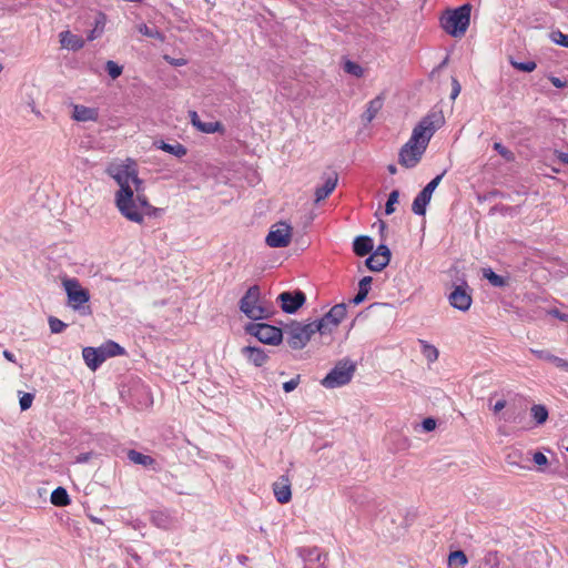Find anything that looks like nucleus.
<instances>
[{
	"label": "nucleus",
	"instance_id": "nucleus-22",
	"mask_svg": "<svg viewBox=\"0 0 568 568\" xmlns=\"http://www.w3.org/2000/svg\"><path fill=\"white\" fill-rule=\"evenodd\" d=\"M432 193H429L427 190L423 187V190L415 196L413 204H412V211L414 214L423 216L426 214L427 205L429 204L432 200Z\"/></svg>",
	"mask_w": 568,
	"mask_h": 568
},
{
	"label": "nucleus",
	"instance_id": "nucleus-11",
	"mask_svg": "<svg viewBox=\"0 0 568 568\" xmlns=\"http://www.w3.org/2000/svg\"><path fill=\"white\" fill-rule=\"evenodd\" d=\"M282 311L286 314H295L306 302V295L301 290L284 291L277 296Z\"/></svg>",
	"mask_w": 568,
	"mask_h": 568
},
{
	"label": "nucleus",
	"instance_id": "nucleus-6",
	"mask_svg": "<svg viewBox=\"0 0 568 568\" xmlns=\"http://www.w3.org/2000/svg\"><path fill=\"white\" fill-rule=\"evenodd\" d=\"M355 371L356 364L353 361L348 358L341 359L321 381V385L327 389L345 386L352 381Z\"/></svg>",
	"mask_w": 568,
	"mask_h": 568
},
{
	"label": "nucleus",
	"instance_id": "nucleus-10",
	"mask_svg": "<svg viewBox=\"0 0 568 568\" xmlns=\"http://www.w3.org/2000/svg\"><path fill=\"white\" fill-rule=\"evenodd\" d=\"M131 186L133 189V196H134V210L140 211L143 213V216H150V217H156L160 213V209L151 205L148 201V197L145 196L144 192V183L143 181L138 176H133Z\"/></svg>",
	"mask_w": 568,
	"mask_h": 568
},
{
	"label": "nucleus",
	"instance_id": "nucleus-36",
	"mask_svg": "<svg viewBox=\"0 0 568 568\" xmlns=\"http://www.w3.org/2000/svg\"><path fill=\"white\" fill-rule=\"evenodd\" d=\"M104 24H105V16L103 13H100L99 17L95 19V26L89 32L87 40L93 41L94 39L99 38L103 33Z\"/></svg>",
	"mask_w": 568,
	"mask_h": 568
},
{
	"label": "nucleus",
	"instance_id": "nucleus-28",
	"mask_svg": "<svg viewBox=\"0 0 568 568\" xmlns=\"http://www.w3.org/2000/svg\"><path fill=\"white\" fill-rule=\"evenodd\" d=\"M50 501L57 507H64L71 503V499L65 488L57 487L51 493Z\"/></svg>",
	"mask_w": 568,
	"mask_h": 568
},
{
	"label": "nucleus",
	"instance_id": "nucleus-62",
	"mask_svg": "<svg viewBox=\"0 0 568 568\" xmlns=\"http://www.w3.org/2000/svg\"><path fill=\"white\" fill-rule=\"evenodd\" d=\"M140 31L148 37H153V33L146 26H144L143 29H140Z\"/></svg>",
	"mask_w": 568,
	"mask_h": 568
},
{
	"label": "nucleus",
	"instance_id": "nucleus-39",
	"mask_svg": "<svg viewBox=\"0 0 568 568\" xmlns=\"http://www.w3.org/2000/svg\"><path fill=\"white\" fill-rule=\"evenodd\" d=\"M493 149L507 162L515 161V154L507 149L501 142H495Z\"/></svg>",
	"mask_w": 568,
	"mask_h": 568
},
{
	"label": "nucleus",
	"instance_id": "nucleus-58",
	"mask_svg": "<svg viewBox=\"0 0 568 568\" xmlns=\"http://www.w3.org/2000/svg\"><path fill=\"white\" fill-rule=\"evenodd\" d=\"M3 356H4V358H7L9 362L16 363V356H14V354H13V353H11L10 351L4 349V351H3Z\"/></svg>",
	"mask_w": 568,
	"mask_h": 568
},
{
	"label": "nucleus",
	"instance_id": "nucleus-34",
	"mask_svg": "<svg viewBox=\"0 0 568 568\" xmlns=\"http://www.w3.org/2000/svg\"><path fill=\"white\" fill-rule=\"evenodd\" d=\"M365 264L371 271L379 272L384 270L389 263L387 262V260H383L382 257H377L376 255L371 254L366 258Z\"/></svg>",
	"mask_w": 568,
	"mask_h": 568
},
{
	"label": "nucleus",
	"instance_id": "nucleus-24",
	"mask_svg": "<svg viewBox=\"0 0 568 568\" xmlns=\"http://www.w3.org/2000/svg\"><path fill=\"white\" fill-rule=\"evenodd\" d=\"M126 456L128 459L133 464L141 465L145 468H155L156 460L150 455L142 454L135 449H130L128 450Z\"/></svg>",
	"mask_w": 568,
	"mask_h": 568
},
{
	"label": "nucleus",
	"instance_id": "nucleus-40",
	"mask_svg": "<svg viewBox=\"0 0 568 568\" xmlns=\"http://www.w3.org/2000/svg\"><path fill=\"white\" fill-rule=\"evenodd\" d=\"M398 199H399V191L398 190H393L389 194H388V199H387V202L385 204V214L386 215H390L395 212V204L398 203Z\"/></svg>",
	"mask_w": 568,
	"mask_h": 568
},
{
	"label": "nucleus",
	"instance_id": "nucleus-51",
	"mask_svg": "<svg viewBox=\"0 0 568 568\" xmlns=\"http://www.w3.org/2000/svg\"><path fill=\"white\" fill-rule=\"evenodd\" d=\"M462 91V85L457 78L452 77V92H450V100H455Z\"/></svg>",
	"mask_w": 568,
	"mask_h": 568
},
{
	"label": "nucleus",
	"instance_id": "nucleus-33",
	"mask_svg": "<svg viewBox=\"0 0 568 568\" xmlns=\"http://www.w3.org/2000/svg\"><path fill=\"white\" fill-rule=\"evenodd\" d=\"M468 564L467 556L463 550L452 551L448 556V567L454 568L460 567L464 568Z\"/></svg>",
	"mask_w": 568,
	"mask_h": 568
},
{
	"label": "nucleus",
	"instance_id": "nucleus-54",
	"mask_svg": "<svg viewBox=\"0 0 568 568\" xmlns=\"http://www.w3.org/2000/svg\"><path fill=\"white\" fill-rule=\"evenodd\" d=\"M549 314L561 322H568V314L560 312L558 308H552Z\"/></svg>",
	"mask_w": 568,
	"mask_h": 568
},
{
	"label": "nucleus",
	"instance_id": "nucleus-55",
	"mask_svg": "<svg viewBox=\"0 0 568 568\" xmlns=\"http://www.w3.org/2000/svg\"><path fill=\"white\" fill-rule=\"evenodd\" d=\"M507 406H508V403L505 399H499L493 406V412L495 414L500 413L503 409H506Z\"/></svg>",
	"mask_w": 568,
	"mask_h": 568
},
{
	"label": "nucleus",
	"instance_id": "nucleus-3",
	"mask_svg": "<svg viewBox=\"0 0 568 568\" xmlns=\"http://www.w3.org/2000/svg\"><path fill=\"white\" fill-rule=\"evenodd\" d=\"M470 13V3H464L454 9H446L439 18L440 27L450 37L462 38L469 27Z\"/></svg>",
	"mask_w": 568,
	"mask_h": 568
},
{
	"label": "nucleus",
	"instance_id": "nucleus-59",
	"mask_svg": "<svg viewBox=\"0 0 568 568\" xmlns=\"http://www.w3.org/2000/svg\"><path fill=\"white\" fill-rule=\"evenodd\" d=\"M190 116H191V122L193 124V126H195V123L197 122H202L199 114L195 112V111H191L190 112Z\"/></svg>",
	"mask_w": 568,
	"mask_h": 568
},
{
	"label": "nucleus",
	"instance_id": "nucleus-45",
	"mask_svg": "<svg viewBox=\"0 0 568 568\" xmlns=\"http://www.w3.org/2000/svg\"><path fill=\"white\" fill-rule=\"evenodd\" d=\"M372 254L376 255L377 257H382L383 260H387L388 263L392 256L389 247L383 243L379 244Z\"/></svg>",
	"mask_w": 568,
	"mask_h": 568
},
{
	"label": "nucleus",
	"instance_id": "nucleus-23",
	"mask_svg": "<svg viewBox=\"0 0 568 568\" xmlns=\"http://www.w3.org/2000/svg\"><path fill=\"white\" fill-rule=\"evenodd\" d=\"M374 242L371 236L358 235L353 241V252L357 256H365L373 251Z\"/></svg>",
	"mask_w": 568,
	"mask_h": 568
},
{
	"label": "nucleus",
	"instance_id": "nucleus-38",
	"mask_svg": "<svg viewBox=\"0 0 568 568\" xmlns=\"http://www.w3.org/2000/svg\"><path fill=\"white\" fill-rule=\"evenodd\" d=\"M343 70L356 78H362L364 75V69L356 62L346 60L343 64Z\"/></svg>",
	"mask_w": 568,
	"mask_h": 568
},
{
	"label": "nucleus",
	"instance_id": "nucleus-29",
	"mask_svg": "<svg viewBox=\"0 0 568 568\" xmlns=\"http://www.w3.org/2000/svg\"><path fill=\"white\" fill-rule=\"evenodd\" d=\"M159 149L166 153H170L176 158H182V156L186 155V153H187V149L180 142H175L174 144H171V143L161 141Z\"/></svg>",
	"mask_w": 568,
	"mask_h": 568
},
{
	"label": "nucleus",
	"instance_id": "nucleus-46",
	"mask_svg": "<svg viewBox=\"0 0 568 568\" xmlns=\"http://www.w3.org/2000/svg\"><path fill=\"white\" fill-rule=\"evenodd\" d=\"M446 170H444L440 174H437L434 179H432L424 189L427 190L429 193H434V191L437 189L439 183L442 182L444 175L446 174Z\"/></svg>",
	"mask_w": 568,
	"mask_h": 568
},
{
	"label": "nucleus",
	"instance_id": "nucleus-49",
	"mask_svg": "<svg viewBox=\"0 0 568 568\" xmlns=\"http://www.w3.org/2000/svg\"><path fill=\"white\" fill-rule=\"evenodd\" d=\"M300 381H301V376L296 375L294 378L283 383V390L285 393L293 392L298 386Z\"/></svg>",
	"mask_w": 568,
	"mask_h": 568
},
{
	"label": "nucleus",
	"instance_id": "nucleus-4",
	"mask_svg": "<svg viewBox=\"0 0 568 568\" xmlns=\"http://www.w3.org/2000/svg\"><path fill=\"white\" fill-rule=\"evenodd\" d=\"M62 285L68 297V306L81 316L92 315L89 290L83 287L75 277H64Z\"/></svg>",
	"mask_w": 568,
	"mask_h": 568
},
{
	"label": "nucleus",
	"instance_id": "nucleus-9",
	"mask_svg": "<svg viewBox=\"0 0 568 568\" xmlns=\"http://www.w3.org/2000/svg\"><path fill=\"white\" fill-rule=\"evenodd\" d=\"M347 313L346 304L339 303L334 305L323 317L314 321L316 329L321 335L332 333L339 323L345 318Z\"/></svg>",
	"mask_w": 568,
	"mask_h": 568
},
{
	"label": "nucleus",
	"instance_id": "nucleus-43",
	"mask_svg": "<svg viewBox=\"0 0 568 568\" xmlns=\"http://www.w3.org/2000/svg\"><path fill=\"white\" fill-rule=\"evenodd\" d=\"M105 71L111 77V79L114 80V79H118L122 74L123 68H122V65L118 64L116 62L109 60L105 63Z\"/></svg>",
	"mask_w": 568,
	"mask_h": 568
},
{
	"label": "nucleus",
	"instance_id": "nucleus-5",
	"mask_svg": "<svg viewBox=\"0 0 568 568\" xmlns=\"http://www.w3.org/2000/svg\"><path fill=\"white\" fill-rule=\"evenodd\" d=\"M240 311L252 321L268 320L272 312L264 306L261 300V288L258 285H252L239 302Z\"/></svg>",
	"mask_w": 568,
	"mask_h": 568
},
{
	"label": "nucleus",
	"instance_id": "nucleus-7",
	"mask_svg": "<svg viewBox=\"0 0 568 568\" xmlns=\"http://www.w3.org/2000/svg\"><path fill=\"white\" fill-rule=\"evenodd\" d=\"M315 326V322L302 324L297 321H291L284 328L288 346L295 351L304 348L312 336L318 332Z\"/></svg>",
	"mask_w": 568,
	"mask_h": 568
},
{
	"label": "nucleus",
	"instance_id": "nucleus-60",
	"mask_svg": "<svg viewBox=\"0 0 568 568\" xmlns=\"http://www.w3.org/2000/svg\"><path fill=\"white\" fill-rule=\"evenodd\" d=\"M170 63L175 67H182L186 64V60L184 59H171Z\"/></svg>",
	"mask_w": 568,
	"mask_h": 568
},
{
	"label": "nucleus",
	"instance_id": "nucleus-1",
	"mask_svg": "<svg viewBox=\"0 0 568 568\" xmlns=\"http://www.w3.org/2000/svg\"><path fill=\"white\" fill-rule=\"evenodd\" d=\"M445 123L440 111L425 115L413 129L409 140L400 148L398 163L406 168H415L422 160L435 132Z\"/></svg>",
	"mask_w": 568,
	"mask_h": 568
},
{
	"label": "nucleus",
	"instance_id": "nucleus-20",
	"mask_svg": "<svg viewBox=\"0 0 568 568\" xmlns=\"http://www.w3.org/2000/svg\"><path fill=\"white\" fill-rule=\"evenodd\" d=\"M72 118L78 122L97 121L99 118V111L95 108L74 104Z\"/></svg>",
	"mask_w": 568,
	"mask_h": 568
},
{
	"label": "nucleus",
	"instance_id": "nucleus-64",
	"mask_svg": "<svg viewBox=\"0 0 568 568\" xmlns=\"http://www.w3.org/2000/svg\"><path fill=\"white\" fill-rule=\"evenodd\" d=\"M386 229V224L384 221H379V230L383 232Z\"/></svg>",
	"mask_w": 568,
	"mask_h": 568
},
{
	"label": "nucleus",
	"instance_id": "nucleus-14",
	"mask_svg": "<svg viewBox=\"0 0 568 568\" xmlns=\"http://www.w3.org/2000/svg\"><path fill=\"white\" fill-rule=\"evenodd\" d=\"M292 227L287 223H281L276 230H271L265 239L266 244L273 248H282L290 244Z\"/></svg>",
	"mask_w": 568,
	"mask_h": 568
},
{
	"label": "nucleus",
	"instance_id": "nucleus-47",
	"mask_svg": "<svg viewBox=\"0 0 568 568\" xmlns=\"http://www.w3.org/2000/svg\"><path fill=\"white\" fill-rule=\"evenodd\" d=\"M34 395L31 393H23L22 396L19 399L20 409L27 410L31 407L33 402Z\"/></svg>",
	"mask_w": 568,
	"mask_h": 568
},
{
	"label": "nucleus",
	"instance_id": "nucleus-37",
	"mask_svg": "<svg viewBox=\"0 0 568 568\" xmlns=\"http://www.w3.org/2000/svg\"><path fill=\"white\" fill-rule=\"evenodd\" d=\"M419 342L422 345V354L425 356V358L430 363L437 361L439 355L438 349L434 345L428 344L426 341Z\"/></svg>",
	"mask_w": 568,
	"mask_h": 568
},
{
	"label": "nucleus",
	"instance_id": "nucleus-17",
	"mask_svg": "<svg viewBox=\"0 0 568 568\" xmlns=\"http://www.w3.org/2000/svg\"><path fill=\"white\" fill-rule=\"evenodd\" d=\"M273 493L280 504H287L292 499L291 481L287 475H282L273 483Z\"/></svg>",
	"mask_w": 568,
	"mask_h": 568
},
{
	"label": "nucleus",
	"instance_id": "nucleus-15",
	"mask_svg": "<svg viewBox=\"0 0 568 568\" xmlns=\"http://www.w3.org/2000/svg\"><path fill=\"white\" fill-rule=\"evenodd\" d=\"M527 405L521 400L508 403L507 408L500 415V419L509 424H523L526 419Z\"/></svg>",
	"mask_w": 568,
	"mask_h": 568
},
{
	"label": "nucleus",
	"instance_id": "nucleus-2",
	"mask_svg": "<svg viewBox=\"0 0 568 568\" xmlns=\"http://www.w3.org/2000/svg\"><path fill=\"white\" fill-rule=\"evenodd\" d=\"M136 170L131 166H118L111 174L116 181L120 189L115 193V205L119 212L129 221L142 224L143 213L134 210L133 189L131 186L133 176L136 175Z\"/></svg>",
	"mask_w": 568,
	"mask_h": 568
},
{
	"label": "nucleus",
	"instance_id": "nucleus-25",
	"mask_svg": "<svg viewBox=\"0 0 568 568\" xmlns=\"http://www.w3.org/2000/svg\"><path fill=\"white\" fill-rule=\"evenodd\" d=\"M383 104L384 99L381 95H377L376 98L371 100L367 103L365 112L362 114V120L366 123H371L383 108Z\"/></svg>",
	"mask_w": 568,
	"mask_h": 568
},
{
	"label": "nucleus",
	"instance_id": "nucleus-12",
	"mask_svg": "<svg viewBox=\"0 0 568 568\" xmlns=\"http://www.w3.org/2000/svg\"><path fill=\"white\" fill-rule=\"evenodd\" d=\"M297 554L303 560V568H326L327 555L318 547H301Z\"/></svg>",
	"mask_w": 568,
	"mask_h": 568
},
{
	"label": "nucleus",
	"instance_id": "nucleus-32",
	"mask_svg": "<svg viewBox=\"0 0 568 568\" xmlns=\"http://www.w3.org/2000/svg\"><path fill=\"white\" fill-rule=\"evenodd\" d=\"M483 275L495 287H504L507 285V278L495 273L490 267L484 268Z\"/></svg>",
	"mask_w": 568,
	"mask_h": 568
},
{
	"label": "nucleus",
	"instance_id": "nucleus-19",
	"mask_svg": "<svg viewBox=\"0 0 568 568\" xmlns=\"http://www.w3.org/2000/svg\"><path fill=\"white\" fill-rule=\"evenodd\" d=\"M243 356L256 367H262L268 359L267 352L257 346H245L242 348Z\"/></svg>",
	"mask_w": 568,
	"mask_h": 568
},
{
	"label": "nucleus",
	"instance_id": "nucleus-53",
	"mask_svg": "<svg viewBox=\"0 0 568 568\" xmlns=\"http://www.w3.org/2000/svg\"><path fill=\"white\" fill-rule=\"evenodd\" d=\"M532 460L538 466H546L548 464V458L541 452L534 453Z\"/></svg>",
	"mask_w": 568,
	"mask_h": 568
},
{
	"label": "nucleus",
	"instance_id": "nucleus-42",
	"mask_svg": "<svg viewBox=\"0 0 568 568\" xmlns=\"http://www.w3.org/2000/svg\"><path fill=\"white\" fill-rule=\"evenodd\" d=\"M48 323H49L50 332L52 334L62 333L67 328V324L54 316H50L48 318Z\"/></svg>",
	"mask_w": 568,
	"mask_h": 568
},
{
	"label": "nucleus",
	"instance_id": "nucleus-18",
	"mask_svg": "<svg viewBox=\"0 0 568 568\" xmlns=\"http://www.w3.org/2000/svg\"><path fill=\"white\" fill-rule=\"evenodd\" d=\"M83 359L89 368L95 371L99 368L103 362H105V355L100 347H84L82 351Z\"/></svg>",
	"mask_w": 568,
	"mask_h": 568
},
{
	"label": "nucleus",
	"instance_id": "nucleus-21",
	"mask_svg": "<svg viewBox=\"0 0 568 568\" xmlns=\"http://www.w3.org/2000/svg\"><path fill=\"white\" fill-rule=\"evenodd\" d=\"M59 37L61 45L71 51H78L85 44L81 37L73 34L70 31H63L59 34Z\"/></svg>",
	"mask_w": 568,
	"mask_h": 568
},
{
	"label": "nucleus",
	"instance_id": "nucleus-63",
	"mask_svg": "<svg viewBox=\"0 0 568 568\" xmlns=\"http://www.w3.org/2000/svg\"><path fill=\"white\" fill-rule=\"evenodd\" d=\"M387 171H388L390 174H396V173H397V168H396V165H394V164H389V165L387 166Z\"/></svg>",
	"mask_w": 568,
	"mask_h": 568
},
{
	"label": "nucleus",
	"instance_id": "nucleus-44",
	"mask_svg": "<svg viewBox=\"0 0 568 568\" xmlns=\"http://www.w3.org/2000/svg\"><path fill=\"white\" fill-rule=\"evenodd\" d=\"M511 65L519 70V71H523V72H532L536 68H537V64L535 61H524V62H516V61H511Z\"/></svg>",
	"mask_w": 568,
	"mask_h": 568
},
{
	"label": "nucleus",
	"instance_id": "nucleus-50",
	"mask_svg": "<svg viewBox=\"0 0 568 568\" xmlns=\"http://www.w3.org/2000/svg\"><path fill=\"white\" fill-rule=\"evenodd\" d=\"M422 428L424 432L429 433L436 428V419L433 417H426L422 422Z\"/></svg>",
	"mask_w": 568,
	"mask_h": 568
},
{
	"label": "nucleus",
	"instance_id": "nucleus-35",
	"mask_svg": "<svg viewBox=\"0 0 568 568\" xmlns=\"http://www.w3.org/2000/svg\"><path fill=\"white\" fill-rule=\"evenodd\" d=\"M530 412L537 425L544 424L548 418V409L544 405L535 404L532 405Z\"/></svg>",
	"mask_w": 568,
	"mask_h": 568
},
{
	"label": "nucleus",
	"instance_id": "nucleus-26",
	"mask_svg": "<svg viewBox=\"0 0 568 568\" xmlns=\"http://www.w3.org/2000/svg\"><path fill=\"white\" fill-rule=\"evenodd\" d=\"M372 281L373 278L371 276H364L361 278L358 283V291L356 295L349 301L352 304L358 305L366 300L371 291Z\"/></svg>",
	"mask_w": 568,
	"mask_h": 568
},
{
	"label": "nucleus",
	"instance_id": "nucleus-52",
	"mask_svg": "<svg viewBox=\"0 0 568 568\" xmlns=\"http://www.w3.org/2000/svg\"><path fill=\"white\" fill-rule=\"evenodd\" d=\"M551 363L556 367H558V368H560V369H562L565 372H568V359L561 358V357H558V356L554 355Z\"/></svg>",
	"mask_w": 568,
	"mask_h": 568
},
{
	"label": "nucleus",
	"instance_id": "nucleus-13",
	"mask_svg": "<svg viewBox=\"0 0 568 568\" xmlns=\"http://www.w3.org/2000/svg\"><path fill=\"white\" fill-rule=\"evenodd\" d=\"M448 301L452 307L462 312L468 311L473 303L468 284L463 282L460 285H456L448 295Z\"/></svg>",
	"mask_w": 568,
	"mask_h": 568
},
{
	"label": "nucleus",
	"instance_id": "nucleus-16",
	"mask_svg": "<svg viewBox=\"0 0 568 568\" xmlns=\"http://www.w3.org/2000/svg\"><path fill=\"white\" fill-rule=\"evenodd\" d=\"M324 183L315 189V203L325 200L336 187L338 174L335 171L324 173L322 176Z\"/></svg>",
	"mask_w": 568,
	"mask_h": 568
},
{
	"label": "nucleus",
	"instance_id": "nucleus-56",
	"mask_svg": "<svg viewBox=\"0 0 568 568\" xmlns=\"http://www.w3.org/2000/svg\"><path fill=\"white\" fill-rule=\"evenodd\" d=\"M91 458V453H82L77 456V463L84 464Z\"/></svg>",
	"mask_w": 568,
	"mask_h": 568
},
{
	"label": "nucleus",
	"instance_id": "nucleus-8",
	"mask_svg": "<svg viewBox=\"0 0 568 568\" xmlns=\"http://www.w3.org/2000/svg\"><path fill=\"white\" fill-rule=\"evenodd\" d=\"M244 331L266 345L277 346L283 342V331L271 324L253 321L244 326Z\"/></svg>",
	"mask_w": 568,
	"mask_h": 568
},
{
	"label": "nucleus",
	"instance_id": "nucleus-31",
	"mask_svg": "<svg viewBox=\"0 0 568 568\" xmlns=\"http://www.w3.org/2000/svg\"><path fill=\"white\" fill-rule=\"evenodd\" d=\"M195 128L203 132V133H215V132H219V133H224L225 129H224V125L219 122V121H211V122H196L195 123Z\"/></svg>",
	"mask_w": 568,
	"mask_h": 568
},
{
	"label": "nucleus",
	"instance_id": "nucleus-41",
	"mask_svg": "<svg viewBox=\"0 0 568 568\" xmlns=\"http://www.w3.org/2000/svg\"><path fill=\"white\" fill-rule=\"evenodd\" d=\"M549 38L554 43L568 48V34L562 33L560 30L551 31Z\"/></svg>",
	"mask_w": 568,
	"mask_h": 568
},
{
	"label": "nucleus",
	"instance_id": "nucleus-27",
	"mask_svg": "<svg viewBox=\"0 0 568 568\" xmlns=\"http://www.w3.org/2000/svg\"><path fill=\"white\" fill-rule=\"evenodd\" d=\"M150 520L154 526L161 529H168L172 524V518L166 510H152Z\"/></svg>",
	"mask_w": 568,
	"mask_h": 568
},
{
	"label": "nucleus",
	"instance_id": "nucleus-48",
	"mask_svg": "<svg viewBox=\"0 0 568 568\" xmlns=\"http://www.w3.org/2000/svg\"><path fill=\"white\" fill-rule=\"evenodd\" d=\"M530 353L536 356L538 359H541V361H545V362H549L551 363L552 361V357H554V354H551L549 351L547 349H535V348H530Z\"/></svg>",
	"mask_w": 568,
	"mask_h": 568
},
{
	"label": "nucleus",
	"instance_id": "nucleus-61",
	"mask_svg": "<svg viewBox=\"0 0 568 568\" xmlns=\"http://www.w3.org/2000/svg\"><path fill=\"white\" fill-rule=\"evenodd\" d=\"M559 159L562 163L567 164L568 165V153H565V152H560L559 153Z\"/></svg>",
	"mask_w": 568,
	"mask_h": 568
},
{
	"label": "nucleus",
	"instance_id": "nucleus-30",
	"mask_svg": "<svg viewBox=\"0 0 568 568\" xmlns=\"http://www.w3.org/2000/svg\"><path fill=\"white\" fill-rule=\"evenodd\" d=\"M105 359L125 354V349L114 341H106L101 345Z\"/></svg>",
	"mask_w": 568,
	"mask_h": 568
},
{
	"label": "nucleus",
	"instance_id": "nucleus-57",
	"mask_svg": "<svg viewBox=\"0 0 568 568\" xmlns=\"http://www.w3.org/2000/svg\"><path fill=\"white\" fill-rule=\"evenodd\" d=\"M550 82H551V84L554 87H556L558 89H560V88H562L565 85V82L561 79L557 78V77H551L550 78Z\"/></svg>",
	"mask_w": 568,
	"mask_h": 568
}]
</instances>
